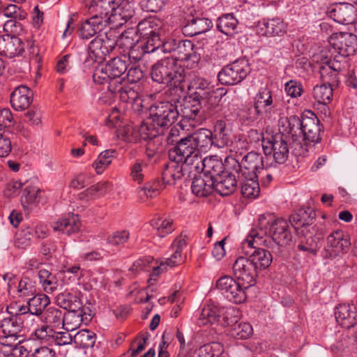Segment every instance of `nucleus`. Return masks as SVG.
Listing matches in <instances>:
<instances>
[{
	"label": "nucleus",
	"instance_id": "obj_30",
	"mask_svg": "<svg viewBox=\"0 0 357 357\" xmlns=\"http://www.w3.org/2000/svg\"><path fill=\"white\" fill-rule=\"evenodd\" d=\"M188 137L199 154L207 152L212 146H214L211 130L200 128L188 135Z\"/></svg>",
	"mask_w": 357,
	"mask_h": 357
},
{
	"label": "nucleus",
	"instance_id": "obj_15",
	"mask_svg": "<svg viewBox=\"0 0 357 357\" xmlns=\"http://www.w3.org/2000/svg\"><path fill=\"white\" fill-rule=\"evenodd\" d=\"M109 24L118 28L126 24L134 15V3L129 0H114Z\"/></svg>",
	"mask_w": 357,
	"mask_h": 357
},
{
	"label": "nucleus",
	"instance_id": "obj_9",
	"mask_svg": "<svg viewBox=\"0 0 357 357\" xmlns=\"http://www.w3.org/2000/svg\"><path fill=\"white\" fill-rule=\"evenodd\" d=\"M262 149L266 156H272L278 164H284L289 157V146L281 134L272 136L270 139H263Z\"/></svg>",
	"mask_w": 357,
	"mask_h": 357
},
{
	"label": "nucleus",
	"instance_id": "obj_26",
	"mask_svg": "<svg viewBox=\"0 0 357 357\" xmlns=\"http://www.w3.org/2000/svg\"><path fill=\"white\" fill-rule=\"evenodd\" d=\"M286 25L280 18L263 20L257 25V33L265 36H282L286 32Z\"/></svg>",
	"mask_w": 357,
	"mask_h": 357
},
{
	"label": "nucleus",
	"instance_id": "obj_55",
	"mask_svg": "<svg viewBox=\"0 0 357 357\" xmlns=\"http://www.w3.org/2000/svg\"><path fill=\"white\" fill-rule=\"evenodd\" d=\"M40 190L37 186L26 185L24 189L22 202L24 207L36 206L40 201Z\"/></svg>",
	"mask_w": 357,
	"mask_h": 357
},
{
	"label": "nucleus",
	"instance_id": "obj_49",
	"mask_svg": "<svg viewBox=\"0 0 357 357\" xmlns=\"http://www.w3.org/2000/svg\"><path fill=\"white\" fill-rule=\"evenodd\" d=\"M181 115L189 120H195L200 112L201 102L195 98L183 100L180 105Z\"/></svg>",
	"mask_w": 357,
	"mask_h": 357
},
{
	"label": "nucleus",
	"instance_id": "obj_19",
	"mask_svg": "<svg viewBox=\"0 0 357 357\" xmlns=\"http://www.w3.org/2000/svg\"><path fill=\"white\" fill-rule=\"evenodd\" d=\"M169 72L165 84L175 89L176 93H183L187 86L185 69L173 58Z\"/></svg>",
	"mask_w": 357,
	"mask_h": 357
},
{
	"label": "nucleus",
	"instance_id": "obj_45",
	"mask_svg": "<svg viewBox=\"0 0 357 357\" xmlns=\"http://www.w3.org/2000/svg\"><path fill=\"white\" fill-rule=\"evenodd\" d=\"M108 182L98 183L79 194V199L84 201H90L103 196L109 189Z\"/></svg>",
	"mask_w": 357,
	"mask_h": 357
},
{
	"label": "nucleus",
	"instance_id": "obj_38",
	"mask_svg": "<svg viewBox=\"0 0 357 357\" xmlns=\"http://www.w3.org/2000/svg\"><path fill=\"white\" fill-rule=\"evenodd\" d=\"M154 120L150 115L149 119L142 123L138 129L141 139L144 140L151 139L164 134L165 130L156 123Z\"/></svg>",
	"mask_w": 357,
	"mask_h": 357
},
{
	"label": "nucleus",
	"instance_id": "obj_43",
	"mask_svg": "<svg viewBox=\"0 0 357 357\" xmlns=\"http://www.w3.org/2000/svg\"><path fill=\"white\" fill-rule=\"evenodd\" d=\"M139 37L136 29L130 28L123 31L116 40V46L122 49L123 53H126L139 43Z\"/></svg>",
	"mask_w": 357,
	"mask_h": 357
},
{
	"label": "nucleus",
	"instance_id": "obj_29",
	"mask_svg": "<svg viewBox=\"0 0 357 357\" xmlns=\"http://www.w3.org/2000/svg\"><path fill=\"white\" fill-rule=\"evenodd\" d=\"M280 126L283 128L282 131L289 135L294 141L301 144L303 116L300 119L295 115L290 116L280 120Z\"/></svg>",
	"mask_w": 357,
	"mask_h": 357
},
{
	"label": "nucleus",
	"instance_id": "obj_60",
	"mask_svg": "<svg viewBox=\"0 0 357 357\" xmlns=\"http://www.w3.org/2000/svg\"><path fill=\"white\" fill-rule=\"evenodd\" d=\"M146 163L143 161L137 160L130 167V176L135 182L141 183L143 182L145 176V169Z\"/></svg>",
	"mask_w": 357,
	"mask_h": 357
},
{
	"label": "nucleus",
	"instance_id": "obj_62",
	"mask_svg": "<svg viewBox=\"0 0 357 357\" xmlns=\"http://www.w3.org/2000/svg\"><path fill=\"white\" fill-rule=\"evenodd\" d=\"M164 33H155L142 38L141 43L146 49V52L151 53L155 50H158L160 45L161 37Z\"/></svg>",
	"mask_w": 357,
	"mask_h": 357
},
{
	"label": "nucleus",
	"instance_id": "obj_13",
	"mask_svg": "<svg viewBox=\"0 0 357 357\" xmlns=\"http://www.w3.org/2000/svg\"><path fill=\"white\" fill-rule=\"evenodd\" d=\"M275 104L271 91L265 87L259 89L254 98L253 116L250 119L255 120L259 116H270Z\"/></svg>",
	"mask_w": 357,
	"mask_h": 357
},
{
	"label": "nucleus",
	"instance_id": "obj_20",
	"mask_svg": "<svg viewBox=\"0 0 357 357\" xmlns=\"http://www.w3.org/2000/svg\"><path fill=\"white\" fill-rule=\"evenodd\" d=\"M356 10L354 5L347 2L335 3L330 11V16L339 24H348L354 22Z\"/></svg>",
	"mask_w": 357,
	"mask_h": 357
},
{
	"label": "nucleus",
	"instance_id": "obj_59",
	"mask_svg": "<svg viewBox=\"0 0 357 357\" xmlns=\"http://www.w3.org/2000/svg\"><path fill=\"white\" fill-rule=\"evenodd\" d=\"M163 183L160 184L159 181L153 183H146L143 188H140L138 194L139 197L143 199L144 198H152L157 196L160 190L163 188Z\"/></svg>",
	"mask_w": 357,
	"mask_h": 357
},
{
	"label": "nucleus",
	"instance_id": "obj_51",
	"mask_svg": "<svg viewBox=\"0 0 357 357\" xmlns=\"http://www.w3.org/2000/svg\"><path fill=\"white\" fill-rule=\"evenodd\" d=\"M63 317V311L55 307H48L43 314V319L50 328L62 326Z\"/></svg>",
	"mask_w": 357,
	"mask_h": 357
},
{
	"label": "nucleus",
	"instance_id": "obj_6",
	"mask_svg": "<svg viewBox=\"0 0 357 357\" xmlns=\"http://www.w3.org/2000/svg\"><path fill=\"white\" fill-rule=\"evenodd\" d=\"M116 46V38L112 33L98 35L89 45V56L95 62L100 63Z\"/></svg>",
	"mask_w": 357,
	"mask_h": 357
},
{
	"label": "nucleus",
	"instance_id": "obj_48",
	"mask_svg": "<svg viewBox=\"0 0 357 357\" xmlns=\"http://www.w3.org/2000/svg\"><path fill=\"white\" fill-rule=\"evenodd\" d=\"M238 22L233 14H225L217 20V29L225 35H232L235 33Z\"/></svg>",
	"mask_w": 357,
	"mask_h": 357
},
{
	"label": "nucleus",
	"instance_id": "obj_10",
	"mask_svg": "<svg viewBox=\"0 0 357 357\" xmlns=\"http://www.w3.org/2000/svg\"><path fill=\"white\" fill-rule=\"evenodd\" d=\"M203 50L190 40H179L173 57L175 61H181L187 63V66L190 68H195L201 60Z\"/></svg>",
	"mask_w": 357,
	"mask_h": 357
},
{
	"label": "nucleus",
	"instance_id": "obj_22",
	"mask_svg": "<svg viewBox=\"0 0 357 357\" xmlns=\"http://www.w3.org/2000/svg\"><path fill=\"white\" fill-rule=\"evenodd\" d=\"M335 317L337 322L345 328L353 327L357 323V309L354 304H340L336 307Z\"/></svg>",
	"mask_w": 357,
	"mask_h": 357
},
{
	"label": "nucleus",
	"instance_id": "obj_47",
	"mask_svg": "<svg viewBox=\"0 0 357 357\" xmlns=\"http://www.w3.org/2000/svg\"><path fill=\"white\" fill-rule=\"evenodd\" d=\"M56 304L65 310L79 309L82 307L79 298L70 292L64 291L59 294L55 298Z\"/></svg>",
	"mask_w": 357,
	"mask_h": 357
},
{
	"label": "nucleus",
	"instance_id": "obj_64",
	"mask_svg": "<svg viewBox=\"0 0 357 357\" xmlns=\"http://www.w3.org/2000/svg\"><path fill=\"white\" fill-rule=\"evenodd\" d=\"M284 91L289 96L298 98L303 91L301 83L295 79H291L284 84Z\"/></svg>",
	"mask_w": 357,
	"mask_h": 357
},
{
	"label": "nucleus",
	"instance_id": "obj_3",
	"mask_svg": "<svg viewBox=\"0 0 357 357\" xmlns=\"http://www.w3.org/2000/svg\"><path fill=\"white\" fill-rule=\"evenodd\" d=\"M201 157L188 135L176 141L175 146L169 151V160L183 162L192 169L201 163Z\"/></svg>",
	"mask_w": 357,
	"mask_h": 357
},
{
	"label": "nucleus",
	"instance_id": "obj_14",
	"mask_svg": "<svg viewBox=\"0 0 357 357\" xmlns=\"http://www.w3.org/2000/svg\"><path fill=\"white\" fill-rule=\"evenodd\" d=\"M194 173V169L187 167L184 163L169 160L162 172V179L164 185H172L182 177H190Z\"/></svg>",
	"mask_w": 357,
	"mask_h": 357
},
{
	"label": "nucleus",
	"instance_id": "obj_35",
	"mask_svg": "<svg viewBox=\"0 0 357 357\" xmlns=\"http://www.w3.org/2000/svg\"><path fill=\"white\" fill-rule=\"evenodd\" d=\"M212 26V21L208 18L193 17L183 27V32L194 36L209 31Z\"/></svg>",
	"mask_w": 357,
	"mask_h": 357
},
{
	"label": "nucleus",
	"instance_id": "obj_24",
	"mask_svg": "<svg viewBox=\"0 0 357 357\" xmlns=\"http://www.w3.org/2000/svg\"><path fill=\"white\" fill-rule=\"evenodd\" d=\"M231 128L225 120H217L212 131L214 146L218 148L227 146L231 142Z\"/></svg>",
	"mask_w": 357,
	"mask_h": 357
},
{
	"label": "nucleus",
	"instance_id": "obj_58",
	"mask_svg": "<svg viewBox=\"0 0 357 357\" xmlns=\"http://www.w3.org/2000/svg\"><path fill=\"white\" fill-rule=\"evenodd\" d=\"M222 351L221 345L217 342L206 344L200 347L194 357H218Z\"/></svg>",
	"mask_w": 357,
	"mask_h": 357
},
{
	"label": "nucleus",
	"instance_id": "obj_31",
	"mask_svg": "<svg viewBox=\"0 0 357 357\" xmlns=\"http://www.w3.org/2000/svg\"><path fill=\"white\" fill-rule=\"evenodd\" d=\"M197 173L191 174L193 180L191 185V190L194 195L197 197H206L214 190V181L208 176L196 175Z\"/></svg>",
	"mask_w": 357,
	"mask_h": 357
},
{
	"label": "nucleus",
	"instance_id": "obj_12",
	"mask_svg": "<svg viewBox=\"0 0 357 357\" xmlns=\"http://www.w3.org/2000/svg\"><path fill=\"white\" fill-rule=\"evenodd\" d=\"M255 265L243 257H238L233 265V271L238 282L246 287L254 286L257 276Z\"/></svg>",
	"mask_w": 357,
	"mask_h": 357
},
{
	"label": "nucleus",
	"instance_id": "obj_33",
	"mask_svg": "<svg viewBox=\"0 0 357 357\" xmlns=\"http://www.w3.org/2000/svg\"><path fill=\"white\" fill-rule=\"evenodd\" d=\"M326 84L317 85L313 89V97L317 102L318 109H322L325 116L330 114L328 104L331 102L333 96V87Z\"/></svg>",
	"mask_w": 357,
	"mask_h": 357
},
{
	"label": "nucleus",
	"instance_id": "obj_23",
	"mask_svg": "<svg viewBox=\"0 0 357 357\" xmlns=\"http://www.w3.org/2000/svg\"><path fill=\"white\" fill-rule=\"evenodd\" d=\"M333 46L342 56L354 55L357 52V35L347 32L340 33L334 39Z\"/></svg>",
	"mask_w": 357,
	"mask_h": 357
},
{
	"label": "nucleus",
	"instance_id": "obj_1",
	"mask_svg": "<svg viewBox=\"0 0 357 357\" xmlns=\"http://www.w3.org/2000/svg\"><path fill=\"white\" fill-rule=\"evenodd\" d=\"M287 222L282 218L275 219L272 213L259 215L258 224L251 229L245 238L248 245H288L291 241Z\"/></svg>",
	"mask_w": 357,
	"mask_h": 357
},
{
	"label": "nucleus",
	"instance_id": "obj_7",
	"mask_svg": "<svg viewBox=\"0 0 357 357\" xmlns=\"http://www.w3.org/2000/svg\"><path fill=\"white\" fill-rule=\"evenodd\" d=\"M179 114L178 106L169 101L155 102L150 109V115L154 121L165 130L176 121Z\"/></svg>",
	"mask_w": 357,
	"mask_h": 357
},
{
	"label": "nucleus",
	"instance_id": "obj_41",
	"mask_svg": "<svg viewBox=\"0 0 357 357\" xmlns=\"http://www.w3.org/2000/svg\"><path fill=\"white\" fill-rule=\"evenodd\" d=\"M315 213L312 208H301L289 218V222L295 229L312 224Z\"/></svg>",
	"mask_w": 357,
	"mask_h": 357
},
{
	"label": "nucleus",
	"instance_id": "obj_5",
	"mask_svg": "<svg viewBox=\"0 0 357 357\" xmlns=\"http://www.w3.org/2000/svg\"><path fill=\"white\" fill-rule=\"evenodd\" d=\"M250 71L248 61L240 59L223 67L218 73V78L222 84L235 85L241 82Z\"/></svg>",
	"mask_w": 357,
	"mask_h": 357
},
{
	"label": "nucleus",
	"instance_id": "obj_63",
	"mask_svg": "<svg viewBox=\"0 0 357 357\" xmlns=\"http://www.w3.org/2000/svg\"><path fill=\"white\" fill-rule=\"evenodd\" d=\"M17 292L19 296H30L36 293V288L33 282L29 278H23L19 282Z\"/></svg>",
	"mask_w": 357,
	"mask_h": 357
},
{
	"label": "nucleus",
	"instance_id": "obj_4",
	"mask_svg": "<svg viewBox=\"0 0 357 357\" xmlns=\"http://www.w3.org/2000/svg\"><path fill=\"white\" fill-rule=\"evenodd\" d=\"M128 60L125 57H114L104 66L97 68L93 74L94 82L99 84L112 82V80H119L122 82L124 78L121 77L127 71Z\"/></svg>",
	"mask_w": 357,
	"mask_h": 357
},
{
	"label": "nucleus",
	"instance_id": "obj_32",
	"mask_svg": "<svg viewBox=\"0 0 357 357\" xmlns=\"http://www.w3.org/2000/svg\"><path fill=\"white\" fill-rule=\"evenodd\" d=\"M107 24L103 20L91 16L83 22L78 30L79 36L82 39L88 40L96 34H101L100 32Z\"/></svg>",
	"mask_w": 357,
	"mask_h": 357
},
{
	"label": "nucleus",
	"instance_id": "obj_39",
	"mask_svg": "<svg viewBox=\"0 0 357 357\" xmlns=\"http://www.w3.org/2000/svg\"><path fill=\"white\" fill-rule=\"evenodd\" d=\"M173 57H165L158 61L151 68V78L154 82L165 84Z\"/></svg>",
	"mask_w": 357,
	"mask_h": 357
},
{
	"label": "nucleus",
	"instance_id": "obj_61",
	"mask_svg": "<svg viewBox=\"0 0 357 357\" xmlns=\"http://www.w3.org/2000/svg\"><path fill=\"white\" fill-rule=\"evenodd\" d=\"M328 243L330 245H351L348 234L342 231H335L328 236Z\"/></svg>",
	"mask_w": 357,
	"mask_h": 357
},
{
	"label": "nucleus",
	"instance_id": "obj_21",
	"mask_svg": "<svg viewBox=\"0 0 357 357\" xmlns=\"http://www.w3.org/2000/svg\"><path fill=\"white\" fill-rule=\"evenodd\" d=\"M320 132V122L317 116H303L301 142L306 144L319 142L321 139Z\"/></svg>",
	"mask_w": 357,
	"mask_h": 357
},
{
	"label": "nucleus",
	"instance_id": "obj_54",
	"mask_svg": "<svg viewBox=\"0 0 357 357\" xmlns=\"http://www.w3.org/2000/svg\"><path fill=\"white\" fill-rule=\"evenodd\" d=\"M221 310V315L219 324L224 327L233 328L238 323L240 316V312L237 308L234 307H222Z\"/></svg>",
	"mask_w": 357,
	"mask_h": 357
},
{
	"label": "nucleus",
	"instance_id": "obj_37",
	"mask_svg": "<svg viewBox=\"0 0 357 357\" xmlns=\"http://www.w3.org/2000/svg\"><path fill=\"white\" fill-rule=\"evenodd\" d=\"M86 308L80 307L79 309L68 310L63 314L62 326L67 331H72L79 327L84 321V316L86 315Z\"/></svg>",
	"mask_w": 357,
	"mask_h": 357
},
{
	"label": "nucleus",
	"instance_id": "obj_53",
	"mask_svg": "<svg viewBox=\"0 0 357 357\" xmlns=\"http://www.w3.org/2000/svg\"><path fill=\"white\" fill-rule=\"evenodd\" d=\"M151 225L159 237H164L174 230L173 220L169 218H154L151 221Z\"/></svg>",
	"mask_w": 357,
	"mask_h": 357
},
{
	"label": "nucleus",
	"instance_id": "obj_44",
	"mask_svg": "<svg viewBox=\"0 0 357 357\" xmlns=\"http://www.w3.org/2000/svg\"><path fill=\"white\" fill-rule=\"evenodd\" d=\"M220 315V308L210 305H206L202 310L198 319V324L199 326H207L219 324Z\"/></svg>",
	"mask_w": 357,
	"mask_h": 357
},
{
	"label": "nucleus",
	"instance_id": "obj_25",
	"mask_svg": "<svg viewBox=\"0 0 357 357\" xmlns=\"http://www.w3.org/2000/svg\"><path fill=\"white\" fill-rule=\"evenodd\" d=\"M33 91L26 86H20L10 95V103L17 111L29 108L33 101Z\"/></svg>",
	"mask_w": 357,
	"mask_h": 357
},
{
	"label": "nucleus",
	"instance_id": "obj_11",
	"mask_svg": "<svg viewBox=\"0 0 357 357\" xmlns=\"http://www.w3.org/2000/svg\"><path fill=\"white\" fill-rule=\"evenodd\" d=\"M183 261L181 254V249L177 247V249L169 258L160 261L159 265L153 267L150 278L148 280V286L146 288V298L145 302H148L153 297L150 294L155 289V284L157 281L158 276L162 272L167 271L168 268H172L181 264Z\"/></svg>",
	"mask_w": 357,
	"mask_h": 357
},
{
	"label": "nucleus",
	"instance_id": "obj_40",
	"mask_svg": "<svg viewBox=\"0 0 357 357\" xmlns=\"http://www.w3.org/2000/svg\"><path fill=\"white\" fill-rule=\"evenodd\" d=\"M250 248L253 250L248 259L255 265L257 269H266L271 265L273 257L270 252L261 248Z\"/></svg>",
	"mask_w": 357,
	"mask_h": 357
},
{
	"label": "nucleus",
	"instance_id": "obj_34",
	"mask_svg": "<svg viewBox=\"0 0 357 357\" xmlns=\"http://www.w3.org/2000/svg\"><path fill=\"white\" fill-rule=\"evenodd\" d=\"M238 182L236 174H225L215 180L214 190L221 196H228L236 190Z\"/></svg>",
	"mask_w": 357,
	"mask_h": 357
},
{
	"label": "nucleus",
	"instance_id": "obj_56",
	"mask_svg": "<svg viewBox=\"0 0 357 357\" xmlns=\"http://www.w3.org/2000/svg\"><path fill=\"white\" fill-rule=\"evenodd\" d=\"M114 150H106L100 153L98 158L93 163L97 174H100L111 164L114 158Z\"/></svg>",
	"mask_w": 357,
	"mask_h": 357
},
{
	"label": "nucleus",
	"instance_id": "obj_18",
	"mask_svg": "<svg viewBox=\"0 0 357 357\" xmlns=\"http://www.w3.org/2000/svg\"><path fill=\"white\" fill-rule=\"evenodd\" d=\"M24 52V43L20 38L9 34L0 36V55L14 58Z\"/></svg>",
	"mask_w": 357,
	"mask_h": 357
},
{
	"label": "nucleus",
	"instance_id": "obj_28",
	"mask_svg": "<svg viewBox=\"0 0 357 357\" xmlns=\"http://www.w3.org/2000/svg\"><path fill=\"white\" fill-rule=\"evenodd\" d=\"M107 89L112 93H119L120 100L126 103H137L139 100L138 93L131 86L123 85L119 80L108 83Z\"/></svg>",
	"mask_w": 357,
	"mask_h": 357
},
{
	"label": "nucleus",
	"instance_id": "obj_57",
	"mask_svg": "<svg viewBox=\"0 0 357 357\" xmlns=\"http://www.w3.org/2000/svg\"><path fill=\"white\" fill-rule=\"evenodd\" d=\"M231 335L238 340H245L253 334V328L250 324L247 322L237 323L231 328Z\"/></svg>",
	"mask_w": 357,
	"mask_h": 357
},
{
	"label": "nucleus",
	"instance_id": "obj_27",
	"mask_svg": "<svg viewBox=\"0 0 357 357\" xmlns=\"http://www.w3.org/2000/svg\"><path fill=\"white\" fill-rule=\"evenodd\" d=\"M114 0H91L89 6V13L99 20H102L107 24L110 22V14Z\"/></svg>",
	"mask_w": 357,
	"mask_h": 357
},
{
	"label": "nucleus",
	"instance_id": "obj_16",
	"mask_svg": "<svg viewBox=\"0 0 357 357\" xmlns=\"http://www.w3.org/2000/svg\"><path fill=\"white\" fill-rule=\"evenodd\" d=\"M344 63L336 58L327 60L319 66V72L323 84L336 86L339 84V74L344 68Z\"/></svg>",
	"mask_w": 357,
	"mask_h": 357
},
{
	"label": "nucleus",
	"instance_id": "obj_46",
	"mask_svg": "<svg viewBox=\"0 0 357 357\" xmlns=\"http://www.w3.org/2000/svg\"><path fill=\"white\" fill-rule=\"evenodd\" d=\"M238 183L241 185V193L247 198H255L260 192L259 177L238 178Z\"/></svg>",
	"mask_w": 357,
	"mask_h": 357
},
{
	"label": "nucleus",
	"instance_id": "obj_52",
	"mask_svg": "<svg viewBox=\"0 0 357 357\" xmlns=\"http://www.w3.org/2000/svg\"><path fill=\"white\" fill-rule=\"evenodd\" d=\"M96 341V335L89 330H80L73 336L74 343L81 348H91Z\"/></svg>",
	"mask_w": 357,
	"mask_h": 357
},
{
	"label": "nucleus",
	"instance_id": "obj_42",
	"mask_svg": "<svg viewBox=\"0 0 357 357\" xmlns=\"http://www.w3.org/2000/svg\"><path fill=\"white\" fill-rule=\"evenodd\" d=\"M142 38L151 36L155 33H164L162 29V22L159 20L149 17L141 21L137 25L136 30Z\"/></svg>",
	"mask_w": 357,
	"mask_h": 357
},
{
	"label": "nucleus",
	"instance_id": "obj_50",
	"mask_svg": "<svg viewBox=\"0 0 357 357\" xmlns=\"http://www.w3.org/2000/svg\"><path fill=\"white\" fill-rule=\"evenodd\" d=\"M50 303V298L43 294H37L27 301V304L29 305L30 314L36 316L42 314L45 308Z\"/></svg>",
	"mask_w": 357,
	"mask_h": 357
},
{
	"label": "nucleus",
	"instance_id": "obj_8",
	"mask_svg": "<svg viewBox=\"0 0 357 357\" xmlns=\"http://www.w3.org/2000/svg\"><path fill=\"white\" fill-rule=\"evenodd\" d=\"M216 287L226 298L236 304H241L247 299L246 287L229 276H223L216 282Z\"/></svg>",
	"mask_w": 357,
	"mask_h": 357
},
{
	"label": "nucleus",
	"instance_id": "obj_36",
	"mask_svg": "<svg viewBox=\"0 0 357 357\" xmlns=\"http://www.w3.org/2000/svg\"><path fill=\"white\" fill-rule=\"evenodd\" d=\"M80 227V222L77 215L68 214L67 216L59 219L52 225L54 231L70 235L77 232Z\"/></svg>",
	"mask_w": 357,
	"mask_h": 357
},
{
	"label": "nucleus",
	"instance_id": "obj_2",
	"mask_svg": "<svg viewBox=\"0 0 357 357\" xmlns=\"http://www.w3.org/2000/svg\"><path fill=\"white\" fill-rule=\"evenodd\" d=\"M225 162L232 165L238 178L259 177L258 174L264 169L263 157L254 151L247 153L241 162L232 157L227 158Z\"/></svg>",
	"mask_w": 357,
	"mask_h": 357
},
{
	"label": "nucleus",
	"instance_id": "obj_17",
	"mask_svg": "<svg viewBox=\"0 0 357 357\" xmlns=\"http://www.w3.org/2000/svg\"><path fill=\"white\" fill-rule=\"evenodd\" d=\"M194 172H202L204 176H208L214 181L220 177L221 174L224 173V165L222 160L218 156H210L202 158L201 157V163L195 167Z\"/></svg>",
	"mask_w": 357,
	"mask_h": 357
}]
</instances>
